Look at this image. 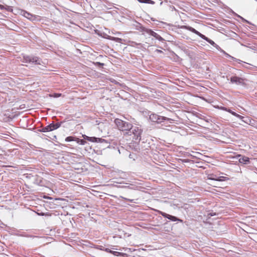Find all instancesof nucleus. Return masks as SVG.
I'll return each mask as SVG.
<instances>
[{
	"label": "nucleus",
	"mask_w": 257,
	"mask_h": 257,
	"mask_svg": "<svg viewBox=\"0 0 257 257\" xmlns=\"http://www.w3.org/2000/svg\"><path fill=\"white\" fill-rule=\"evenodd\" d=\"M143 130L140 127L137 126H133L129 130L128 132H126V135L132 136L133 140L136 142H139L141 140V135Z\"/></svg>",
	"instance_id": "nucleus-1"
},
{
	"label": "nucleus",
	"mask_w": 257,
	"mask_h": 257,
	"mask_svg": "<svg viewBox=\"0 0 257 257\" xmlns=\"http://www.w3.org/2000/svg\"><path fill=\"white\" fill-rule=\"evenodd\" d=\"M182 28L185 29L195 34L196 35H198L200 38H201L202 39H203V40H205L208 43H209L210 45H211L212 46H213V47L216 48V49H217L218 50H221V48L218 45H217L216 43H215V42L209 39L208 38L206 37L205 35L202 34L199 32H198V31L195 30L194 28H193L190 26H183V27H182Z\"/></svg>",
	"instance_id": "nucleus-2"
},
{
	"label": "nucleus",
	"mask_w": 257,
	"mask_h": 257,
	"mask_svg": "<svg viewBox=\"0 0 257 257\" xmlns=\"http://www.w3.org/2000/svg\"><path fill=\"white\" fill-rule=\"evenodd\" d=\"M114 122L117 126L118 129L124 132V135H126V132H128L131 127L132 124L128 122L125 121L119 118H116L114 120Z\"/></svg>",
	"instance_id": "nucleus-3"
},
{
	"label": "nucleus",
	"mask_w": 257,
	"mask_h": 257,
	"mask_svg": "<svg viewBox=\"0 0 257 257\" xmlns=\"http://www.w3.org/2000/svg\"><path fill=\"white\" fill-rule=\"evenodd\" d=\"M140 31L142 33H146L149 35L152 36L159 41L163 42L164 39L157 33L152 30L151 29H147L142 26L140 27Z\"/></svg>",
	"instance_id": "nucleus-4"
},
{
	"label": "nucleus",
	"mask_w": 257,
	"mask_h": 257,
	"mask_svg": "<svg viewBox=\"0 0 257 257\" xmlns=\"http://www.w3.org/2000/svg\"><path fill=\"white\" fill-rule=\"evenodd\" d=\"M63 122L64 121H61L60 122H57L56 123H54L53 122L51 123L48 125L42 128L41 130H39V131L43 133L53 131L60 127Z\"/></svg>",
	"instance_id": "nucleus-5"
},
{
	"label": "nucleus",
	"mask_w": 257,
	"mask_h": 257,
	"mask_svg": "<svg viewBox=\"0 0 257 257\" xmlns=\"http://www.w3.org/2000/svg\"><path fill=\"white\" fill-rule=\"evenodd\" d=\"M150 119L151 121L156 122L157 123H160L165 120H172V119L165 116L159 115L155 113H151L150 115Z\"/></svg>",
	"instance_id": "nucleus-6"
},
{
	"label": "nucleus",
	"mask_w": 257,
	"mask_h": 257,
	"mask_svg": "<svg viewBox=\"0 0 257 257\" xmlns=\"http://www.w3.org/2000/svg\"><path fill=\"white\" fill-rule=\"evenodd\" d=\"M24 62L26 63H33L37 65H41L42 60L36 56H24Z\"/></svg>",
	"instance_id": "nucleus-7"
},
{
	"label": "nucleus",
	"mask_w": 257,
	"mask_h": 257,
	"mask_svg": "<svg viewBox=\"0 0 257 257\" xmlns=\"http://www.w3.org/2000/svg\"><path fill=\"white\" fill-rule=\"evenodd\" d=\"M21 14L22 16L32 22L40 21L41 20L40 16L33 15L26 11H22L21 12Z\"/></svg>",
	"instance_id": "nucleus-8"
},
{
	"label": "nucleus",
	"mask_w": 257,
	"mask_h": 257,
	"mask_svg": "<svg viewBox=\"0 0 257 257\" xmlns=\"http://www.w3.org/2000/svg\"><path fill=\"white\" fill-rule=\"evenodd\" d=\"M230 82L232 84H235L238 85L244 86L245 83V79L236 76H233L230 77Z\"/></svg>",
	"instance_id": "nucleus-9"
},
{
	"label": "nucleus",
	"mask_w": 257,
	"mask_h": 257,
	"mask_svg": "<svg viewBox=\"0 0 257 257\" xmlns=\"http://www.w3.org/2000/svg\"><path fill=\"white\" fill-rule=\"evenodd\" d=\"M84 138L87 141L93 143H105L106 144H109L107 140L103 139L102 138H96L95 137H90L86 136H85Z\"/></svg>",
	"instance_id": "nucleus-10"
},
{
	"label": "nucleus",
	"mask_w": 257,
	"mask_h": 257,
	"mask_svg": "<svg viewBox=\"0 0 257 257\" xmlns=\"http://www.w3.org/2000/svg\"><path fill=\"white\" fill-rule=\"evenodd\" d=\"M160 214L163 216L164 217L168 218V219L172 221H179L180 222H183V220L181 219L177 218L175 216H173L170 214H168L165 212L159 211Z\"/></svg>",
	"instance_id": "nucleus-11"
},
{
	"label": "nucleus",
	"mask_w": 257,
	"mask_h": 257,
	"mask_svg": "<svg viewBox=\"0 0 257 257\" xmlns=\"http://www.w3.org/2000/svg\"><path fill=\"white\" fill-rule=\"evenodd\" d=\"M238 162L243 164H249L250 163V159L245 156L239 155L238 156Z\"/></svg>",
	"instance_id": "nucleus-12"
},
{
	"label": "nucleus",
	"mask_w": 257,
	"mask_h": 257,
	"mask_svg": "<svg viewBox=\"0 0 257 257\" xmlns=\"http://www.w3.org/2000/svg\"><path fill=\"white\" fill-rule=\"evenodd\" d=\"M221 109L223 110H225L226 111H227L228 112H229L230 113H231L232 115L237 117V118H238L239 119H241L242 121H245L244 120H243V119L244 118V117L237 114V113L232 111L231 109H230L229 108H227L226 107H222L221 108Z\"/></svg>",
	"instance_id": "nucleus-13"
},
{
	"label": "nucleus",
	"mask_w": 257,
	"mask_h": 257,
	"mask_svg": "<svg viewBox=\"0 0 257 257\" xmlns=\"http://www.w3.org/2000/svg\"><path fill=\"white\" fill-rule=\"evenodd\" d=\"M126 185L124 186H119L118 187L122 188H128L132 190H136L138 188V186L134 185L133 184H130V185H127L129 184L128 183H124Z\"/></svg>",
	"instance_id": "nucleus-14"
},
{
	"label": "nucleus",
	"mask_w": 257,
	"mask_h": 257,
	"mask_svg": "<svg viewBox=\"0 0 257 257\" xmlns=\"http://www.w3.org/2000/svg\"><path fill=\"white\" fill-rule=\"evenodd\" d=\"M219 51H220L221 53L224 54L227 57L231 58L233 61H236V62H238L239 63L241 62V60H240L239 59H236V58H235L230 56V55H229L228 53L225 52L224 50H223L221 49V50H219Z\"/></svg>",
	"instance_id": "nucleus-15"
},
{
	"label": "nucleus",
	"mask_w": 257,
	"mask_h": 257,
	"mask_svg": "<svg viewBox=\"0 0 257 257\" xmlns=\"http://www.w3.org/2000/svg\"><path fill=\"white\" fill-rule=\"evenodd\" d=\"M218 176L214 174H209L207 176V178L208 180H214L218 181Z\"/></svg>",
	"instance_id": "nucleus-16"
},
{
	"label": "nucleus",
	"mask_w": 257,
	"mask_h": 257,
	"mask_svg": "<svg viewBox=\"0 0 257 257\" xmlns=\"http://www.w3.org/2000/svg\"><path fill=\"white\" fill-rule=\"evenodd\" d=\"M109 39L117 43H122L123 40L119 38L111 37Z\"/></svg>",
	"instance_id": "nucleus-17"
},
{
	"label": "nucleus",
	"mask_w": 257,
	"mask_h": 257,
	"mask_svg": "<svg viewBox=\"0 0 257 257\" xmlns=\"http://www.w3.org/2000/svg\"><path fill=\"white\" fill-rule=\"evenodd\" d=\"M138 2L141 3L154 4V2L152 0H137Z\"/></svg>",
	"instance_id": "nucleus-18"
},
{
	"label": "nucleus",
	"mask_w": 257,
	"mask_h": 257,
	"mask_svg": "<svg viewBox=\"0 0 257 257\" xmlns=\"http://www.w3.org/2000/svg\"><path fill=\"white\" fill-rule=\"evenodd\" d=\"M111 254H113L115 256H124V255L126 254L124 253H122L116 251H112Z\"/></svg>",
	"instance_id": "nucleus-19"
},
{
	"label": "nucleus",
	"mask_w": 257,
	"mask_h": 257,
	"mask_svg": "<svg viewBox=\"0 0 257 257\" xmlns=\"http://www.w3.org/2000/svg\"><path fill=\"white\" fill-rule=\"evenodd\" d=\"M218 181L222 182V181H225L229 180V178L226 177L224 176H218Z\"/></svg>",
	"instance_id": "nucleus-20"
},
{
	"label": "nucleus",
	"mask_w": 257,
	"mask_h": 257,
	"mask_svg": "<svg viewBox=\"0 0 257 257\" xmlns=\"http://www.w3.org/2000/svg\"><path fill=\"white\" fill-rule=\"evenodd\" d=\"M65 140L66 142H71V141H76V138H75L74 137H73L72 136H69V137H66L65 138Z\"/></svg>",
	"instance_id": "nucleus-21"
},
{
	"label": "nucleus",
	"mask_w": 257,
	"mask_h": 257,
	"mask_svg": "<svg viewBox=\"0 0 257 257\" xmlns=\"http://www.w3.org/2000/svg\"><path fill=\"white\" fill-rule=\"evenodd\" d=\"M76 141L77 142L81 145H84L86 143L85 141L82 139H79L78 138H76Z\"/></svg>",
	"instance_id": "nucleus-22"
},
{
	"label": "nucleus",
	"mask_w": 257,
	"mask_h": 257,
	"mask_svg": "<svg viewBox=\"0 0 257 257\" xmlns=\"http://www.w3.org/2000/svg\"><path fill=\"white\" fill-rule=\"evenodd\" d=\"M94 248H96V249H99V250H104L105 251V249L106 248H105L102 245H94Z\"/></svg>",
	"instance_id": "nucleus-23"
},
{
	"label": "nucleus",
	"mask_w": 257,
	"mask_h": 257,
	"mask_svg": "<svg viewBox=\"0 0 257 257\" xmlns=\"http://www.w3.org/2000/svg\"><path fill=\"white\" fill-rule=\"evenodd\" d=\"M23 236L27 237H31V238H36V237H38V236H35V235H30V234H25V235H23Z\"/></svg>",
	"instance_id": "nucleus-24"
},
{
	"label": "nucleus",
	"mask_w": 257,
	"mask_h": 257,
	"mask_svg": "<svg viewBox=\"0 0 257 257\" xmlns=\"http://www.w3.org/2000/svg\"><path fill=\"white\" fill-rule=\"evenodd\" d=\"M96 64L99 67H102L104 65L103 63L99 62H97Z\"/></svg>",
	"instance_id": "nucleus-25"
},
{
	"label": "nucleus",
	"mask_w": 257,
	"mask_h": 257,
	"mask_svg": "<svg viewBox=\"0 0 257 257\" xmlns=\"http://www.w3.org/2000/svg\"><path fill=\"white\" fill-rule=\"evenodd\" d=\"M105 251L107 252H109V253H112V252L113 250H111L110 249L108 248H106L105 249Z\"/></svg>",
	"instance_id": "nucleus-26"
},
{
	"label": "nucleus",
	"mask_w": 257,
	"mask_h": 257,
	"mask_svg": "<svg viewBox=\"0 0 257 257\" xmlns=\"http://www.w3.org/2000/svg\"><path fill=\"white\" fill-rule=\"evenodd\" d=\"M39 215H41V216H44V215H49L48 214V213L47 212L46 213H39L38 214Z\"/></svg>",
	"instance_id": "nucleus-27"
},
{
	"label": "nucleus",
	"mask_w": 257,
	"mask_h": 257,
	"mask_svg": "<svg viewBox=\"0 0 257 257\" xmlns=\"http://www.w3.org/2000/svg\"><path fill=\"white\" fill-rule=\"evenodd\" d=\"M244 22H245L248 24H250L248 21L245 20L244 19H243V18H242L241 17H240L239 16Z\"/></svg>",
	"instance_id": "nucleus-28"
},
{
	"label": "nucleus",
	"mask_w": 257,
	"mask_h": 257,
	"mask_svg": "<svg viewBox=\"0 0 257 257\" xmlns=\"http://www.w3.org/2000/svg\"><path fill=\"white\" fill-rule=\"evenodd\" d=\"M155 51L156 52L159 53H163V51L162 50H159V49H156Z\"/></svg>",
	"instance_id": "nucleus-29"
},
{
	"label": "nucleus",
	"mask_w": 257,
	"mask_h": 257,
	"mask_svg": "<svg viewBox=\"0 0 257 257\" xmlns=\"http://www.w3.org/2000/svg\"><path fill=\"white\" fill-rule=\"evenodd\" d=\"M25 104H22V105H21L20 106V109H23L25 107Z\"/></svg>",
	"instance_id": "nucleus-30"
},
{
	"label": "nucleus",
	"mask_w": 257,
	"mask_h": 257,
	"mask_svg": "<svg viewBox=\"0 0 257 257\" xmlns=\"http://www.w3.org/2000/svg\"><path fill=\"white\" fill-rule=\"evenodd\" d=\"M61 94L60 93H55V96L56 97H59L61 96Z\"/></svg>",
	"instance_id": "nucleus-31"
},
{
	"label": "nucleus",
	"mask_w": 257,
	"mask_h": 257,
	"mask_svg": "<svg viewBox=\"0 0 257 257\" xmlns=\"http://www.w3.org/2000/svg\"><path fill=\"white\" fill-rule=\"evenodd\" d=\"M209 215H210L211 216H213V215H216V213H214V214L210 213V214H209Z\"/></svg>",
	"instance_id": "nucleus-32"
},
{
	"label": "nucleus",
	"mask_w": 257,
	"mask_h": 257,
	"mask_svg": "<svg viewBox=\"0 0 257 257\" xmlns=\"http://www.w3.org/2000/svg\"><path fill=\"white\" fill-rule=\"evenodd\" d=\"M91 245L90 246L91 247H92V248H94V245H95V244H91Z\"/></svg>",
	"instance_id": "nucleus-33"
},
{
	"label": "nucleus",
	"mask_w": 257,
	"mask_h": 257,
	"mask_svg": "<svg viewBox=\"0 0 257 257\" xmlns=\"http://www.w3.org/2000/svg\"><path fill=\"white\" fill-rule=\"evenodd\" d=\"M130 202H133V200H128Z\"/></svg>",
	"instance_id": "nucleus-34"
}]
</instances>
